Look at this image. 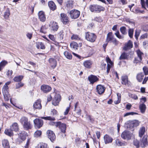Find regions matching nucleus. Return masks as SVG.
<instances>
[{"mask_svg": "<svg viewBox=\"0 0 148 148\" xmlns=\"http://www.w3.org/2000/svg\"><path fill=\"white\" fill-rule=\"evenodd\" d=\"M143 70L144 73L145 75H147L148 74V69L146 66H144L143 68Z\"/></svg>", "mask_w": 148, "mask_h": 148, "instance_id": "680f3d73", "label": "nucleus"}, {"mask_svg": "<svg viewBox=\"0 0 148 148\" xmlns=\"http://www.w3.org/2000/svg\"><path fill=\"white\" fill-rule=\"evenodd\" d=\"M136 52L138 55V58L137 60H136V58H135L134 62L137 63L138 62H140L142 60V56L144 54L139 49L136 50Z\"/></svg>", "mask_w": 148, "mask_h": 148, "instance_id": "dca6fc26", "label": "nucleus"}, {"mask_svg": "<svg viewBox=\"0 0 148 148\" xmlns=\"http://www.w3.org/2000/svg\"><path fill=\"white\" fill-rule=\"evenodd\" d=\"M115 34L116 37L119 39H122L123 38V37L120 35L118 31L115 33Z\"/></svg>", "mask_w": 148, "mask_h": 148, "instance_id": "052dcab7", "label": "nucleus"}, {"mask_svg": "<svg viewBox=\"0 0 148 148\" xmlns=\"http://www.w3.org/2000/svg\"><path fill=\"white\" fill-rule=\"evenodd\" d=\"M120 31L122 34L125 35L127 34L126 32V28L125 27H122L120 28Z\"/></svg>", "mask_w": 148, "mask_h": 148, "instance_id": "09e8293b", "label": "nucleus"}, {"mask_svg": "<svg viewBox=\"0 0 148 148\" xmlns=\"http://www.w3.org/2000/svg\"><path fill=\"white\" fill-rule=\"evenodd\" d=\"M49 26L50 27L51 29L53 32L57 31L59 28L58 23L54 21H51L50 22Z\"/></svg>", "mask_w": 148, "mask_h": 148, "instance_id": "9b49d317", "label": "nucleus"}, {"mask_svg": "<svg viewBox=\"0 0 148 148\" xmlns=\"http://www.w3.org/2000/svg\"><path fill=\"white\" fill-rule=\"evenodd\" d=\"M4 133L6 135L10 136H12L13 134V131L11 130L10 128V129H6Z\"/></svg>", "mask_w": 148, "mask_h": 148, "instance_id": "f704fd0d", "label": "nucleus"}, {"mask_svg": "<svg viewBox=\"0 0 148 148\" xmlns=\"http://www.w3.org/2000/svg\"><path fill=\"white\" fill-rule=\"evenodd\" d=\"M144 77V74L143 73H140L138 74L137 79L139 82H141Z\"/></svg>", "mask_w": 148, "mask_h": 148, "instance_id": "4c0bfd02", "label": "nucleus"}, {"mask_svg": "<svg viewBox=\"0 0 148 148\" xmlns=\"http://www.w3.org/2000/svg\"><path fill=\"white\" fill-rule=\"evenodd\" d=\"M103 139L106 144L111 143L113 141V138L108 134H106L104 136Z\"/></svg>", "mask_w": 148, "mask_h": 148, "instance_id": "6ab92c4d", "label": "nucleus"}, {"mask_svg": "<svg viewBox=\"0 0 148 148\" xmlns=\"http://www.w3.org/2000/svg\"><path fill=\"white\" fill-rule=\"evenodd\" d=\"M132 42L131 40H129L125 44L123 49L125 51H127L132 48Z\"/></svg>", "mask_w": 148, "mask_h": 148, "instance_id": "f3484780", "label": "nucleus"}, {"mask_svg": "<svg viewBox=\"0 0 148 148\" xmlns=\"http://www.w3.org/2000/svg\"><path fill=\"white\" fill-rule=\"evenodd\" d=\"M90 122H92L94 121V119L90 115H88L86 118Z\"/></svg>", "mask_w": 148, "mask_h": 148, "instance_id": "e2e57ef3", "label": "nucleus"}, {"mask_svg": "<svg viewBox=\"0 0 148 148\" xmlns=\"http://www.w3.org/2000/svg\"><path fill=\"white\" fill-rule=\"evenodd\" d=\"M10 128L12 131L17 132L19 128L18 124L16 123H13Z\"/></svg>", "mask_w": 148, "mask_h": 148, "instance_id": "cd10ccee", "label": "nucleus"}, {"mask_svg": "<svg viewBox=\"0 0 148 148\" xmlns=\"http://www.w3.org/2000/svg\"><path fill=\"white\" fill-rule=\"evenodd\" d=\"M47 134L48 138L52 142H53L56 139V136L53 132L50 130L47 131Z\"/></svg>", "mask_w": 148, "mask_h": 148, "instance_id": "4468645a", "label": "nucleus"}, {"mask_svg": "<svg viewBox=\"0 0 148 148\" xmlns=\"http://www.w3.org/2000/svg\"><path fill=\"white\" fill-rule=\"evenodd\" d=\"M56 127H59L61 131L64 133L66 130V125L64 123H62L61 122H58L56 123Z\"/></svg>", "mask_w": 148, "mask_h": 148, "instance_id": "6e6552de", "label": "nucleus"}, {"mask_svg": "<svg viewBox=\"0 0 148 148\" xmlns=\"http://www.w3.org/2000/svg\"><path fill=\"white\" fill-rule=\"evenodd\" d=\"M143 30L145 32H147L148 31V25L145 24L142 27Z\"/></svg>", "mask_w": 148, "mask_h": 148, "instance_id": "6e6d98bb", "label": "nucleus"}, {"mask_svg": "<svg viewBox=\"0 0 148 148\" xmlns=\"http://www.w3.org/2000/svg\"><path fill=\"white\" fill-rule=\"evenodd\" d=\"M70 108L69 107H68L66 108L65 111L64 112V114L65 115H67L69 113Z\"/></svg>", "mask_w": 148, "mask_h": 148, "instance_id": "774afa93", "label": "nucleus"}, {"mask_svg": "<svg viewBox=\"0 0 148 148\" xmlns=\"http://www.w3.org/2000/svg\"><path fill=\"white\" fill-rule=\"evenodd\" d=\"M130 96L134 99L136 100L138 99V97L136 95L131 94L130 95Z\"/></svg>", "mask_w": 148, "mask_h": 148, "instance_id": "69168bd1", "label": "nucleus"}, {"mask_svg": "<svg viewBox=\"0 0 148 148\" xmlns=\"http://www.w3.org/2000/svg\"><path fill=\"white\" fill-rule=\"evenodd\" d=\"M64 55L68 59H71L72 58V56L71 54L67 51L64 52Z\"/></svg>", "mask_w": 148, "mask_h": 148, "instance_id": "37998d69", "label": "nucleus"}, {"mask_svg": "<svg viewBox=\"0 0 148 148\" xmlns=\"http://www.w3.org/2000/svg\"><path fill=\"white\" fill-rule=\"evenodd\" d=\"M68 13L70 15L71 18L76 19L78 18L80 14V12L76 10H73L68 11Z\"/></svg>", "mask_w": 148, "mask_h": 148, "instance_id": "20e7f679", "label": "nucleus"}, {"mask_svg": "<svg viewBox=\"0 0 148 148\" xmlns=\"http://www.w3.org/2000/svg\"><path fill=\"white\" fill-rule=\"evenodd\" d=\"M40 100L39 99L36 101L33 105L34 108L36 109H40L42 108Z\"/></svg>", "mask_w": 148, "mask_h": 148, "instance_id": "b1692460", "label": "nucleus"}, {"mask_svg": "<svg viewBox=\"0 0 148 148\" xmlns=\"http://www.w3.org/2000/svg\"><path fill=\"white\" fill-rule=\"evenodd\" d=\"M61 100V96L59 94H56L54 98L52 101L53 105L56 106L58 105L59 103Z\"/></svg>", "mask_w": 148, "mask_h": 148, "instance_id": "ddd939ff", "label": "nucleus"}, {"mask_svg": "<svg viewBox=\"0 0 148 148\" xmlns=\"http://www.w3.org/2000/svg\"><path fill=\"white\" fill-rule=\"evenodd\" d=\"M59 34L60 35V40H63L64 38H65L66 34H65L64 31L63 30H61L59 33Z\"/></svg>", "mask_w": 148, "mask_h": 148, "instance_id": "a19ab883", "label": "nucleus"}, {"mask_svg": "<svg viewBox=\"0 0 148 148\" xmlns=\"http://www.w3.org/2000/svg\"><path fill=\"white\" fill-rule=\"evenodd\" d=\"M2 90L5 100L6 101H8L10 97V95L8 92V88L7 87H3Z\"/></svg>", "mask_w": 148, "mask_h": 148, "instance_id": "0eeeda50", "label": "nucleus"}, {"mask_svg": "<svg viewBox=\"0 0 148 148\" xmlns=\"http://www.w3.org/2000/svg\"><path fill=\"white\" fill-rule=\"evenodd\" d=\"M42 119H44L46 120H48L50 121H54L55 120V119L54 117H51L50 116L47 117H42Z\"/></svg>", "mask_w": 148, "mask_h": 148, "instance_id": "de8ad7c7", "label": "nucleus"}, {"mask_svg": "<svg viewBox=\"0 0 148 148\" xmlns=\"http://www.w3.org/2000/svg\"><path fill=\"white\" fill-rule=\"evenodd\" d=\"M134 145L136 146L137 147H139V141L136 139L134 140Z\"/></svg>", "mask_w": 148, "mask_h": 148, "instance_id": "603ef678", "label": "nucleus"}, {"mask_svg": "<svg viewBox=\"0 0 148 148\" xmlns=\"http://www.w3.org/2000/svg\"><path fill=\"white\" fill-rule=\"evenodd\" d=\"M139 108L140 110V112L142 113H143L145 112L146 110V105L143 103H140Z\"/></svg>", "mask_w": 148, "mask_h": 148, "instance_id": "c756f323", "label": "nucleus"}, {"mask_svg": "<svg viewBox=\"0 0 148 148\" xmlns=\"http://www.w3.org/2000/svg\"><path fill=\"white\" fill-rule=\"evenodd\" d=\"M34 123L35 127L38 128L42 127L43 124V121L42 119L38 118L34 120Z\"/></svg>", "mask_w": 148, "mask_h": 148, "instance_id": "1a4fd4ad", "label": "nucleus"}, {"mask_svg": "<svg viewBox=\"0 0 148 148\" xmlns=\"http://www.w3.org/2000/svg\"><path fill=\"white\" fill-rule=\"evenodd\" d=\"M140 2L142 7L146 9L145 7V1L144 0H140Z\"/></svg>", "mask_w": 148, "mask_h": 148, "instance_id": "0e129e2a", "label": "nucleus"}, {"mask_svg": "<svg viewBox=\"0 0 148 148\" xmlns=\"http://www.w3.org/2000/svg\"><path fill=\"white\" fill-rule=\"evenodd\" d=\"M47 29V26L46 25L42 26L40 30V32L45 34L46 33V30Z\"/></svg>", "mask_w": 148, "mask_h": 148, "instance_id": "58836bf2", "label": "nucleus"}, {"mask_svg": "<svg viewBox=\"0 0 148 148\" xmlns=\"http://www.w3.org/2000/svg\"><path fill=\"white\" fill-rule=\"evenodd\" d=\"M106 42L107 43L108 42L112 43L116 46L119 43V42L114 38V36L112 35V32H110L107 34Z\"/></svg>", "mask_w": 148, "mask_h": 148, "instance_id": "f03ea898", "label": "nucleus"}, {"mask_svg": "<svg viewBox=\"0 0 148 148\" xmlns=\"http://www.w3.org/2000/svg\"><path fill=\"white\" fill-rule=\"evenodd\" d=\"M134 30L132 29H130L128 31L129 36L131 38L133 37Z\"/></svg>", "mask_w": 148, "mask_h": 148, "instance_id": "3c124183", "label": "nucleus"}, {"mask_svg": "<svg viewBox=\"0 0 148 148\" xmlns=\"http://www.w3.org/2000/svg\"><path fill=\"white\" fill-rule=\"evenodd\" d=\"M83 64L85 67L89 68L91 67V65L92 64V62L90 60H87L85 61L84 62Z\"/></svg>", "mask_w": 148, "mask_h": 148, "instance_id": "7c9ffc66", "label": "nucleus"}, {"mask_svg": "<svg viewBox=\"0 0 148 148\" xmlns=\"http://www.w3.org/2000/svg\"><path fill=\"white\" fill-rule=\"evenodd\" d=\"M61 18V21L64 24H67L69 22L68 17L67 16L66 14L64 13H62L60 15Z\"/></svg>", "mask_w": 148, "mask_h": 148, "instance_id": "a211bd4d", "label": "nucleus"}, {"mask_svg": "<svg viewBox=\"0 0 148 148\" xmlns=\"http://www.w3.org/2000/svg\"><path fill=\"white\" fill-rule=\"evenodd\" d=\"M139 122L138 121L134 120L130 122L127 126V128L131 129L134 127H137L139 125Z\"/></svg>", "mask_w": 148, "mask_h": 148, "instance_id": "f8f14e48", "label": "nucleus"}, {"mask_svg": "<svg viewBox=\"0 0 148 148\" xmlns=\"http://www.w3.org/2000/svg\"><path fill=\"white\" fill-rule=\"evenodd\" d=\"M42 132L40 130L36 131L34 134V136L35 137L37 138L40 137L41 135Z\"/></svg>", "mask_w": 148, "mask_h": 148, "instance_id": "49530a36", "label": "nucleus"}, {"mask_svg": "<svg viewBox=\"0 0 148 148\" xmlns=\"http://www.w3.org/2000/svg\"><path fill=\"white\" fill-rule=\"evenodd\" d=\"M8 64V62L4 60L0 63V71H1L4 67Z\"/></svg>", "mask_w": 148, "mask_h": 148, "instance_id": "ea45409f", "label": "nucleus"}, {"mask_svg": "<svg viewBox=\"0 0 148 148\" xmlns=\"http://www.w3.org/2000/svg\"><path fill=\"white\" fill-rule=\"evenodd\" d=\"M145 127H141L139 131V137H141L145 134Z\"/></svg>", "mask_w": 148, "mask_h": 148, "instance_id": "e433bc0d", "label": "nucleus"}, {"mask_svg": "<svg viewBox=\"0 0 148 148\" xmlns=\"http://www.w3.org/2000/svg\"><path fill=\"white\" fill-rule=\"evenodd\" d=\"M20 121L25 130H27L32 128V126L27 118L23 116L20 119Z\"/></svg>", "mask_w": 148, "mask_h": 148, "instance_id": "f257e3e1", "label": "nucleus"}, {"mask_svg": "<svg viewBox=\"0 0 148 148\" xmlns=\"http://www.w3.org/2000/svg\"><path fill=\"white\" fill-rule=\"evenodd\" d=\"M116 144L119 146H123L125 145V144L120 141L118 139H117L115 140Z\"/></svg>", "mask_w": 148, "mask_h": 148, "instance_id": "79ce46f5", "label": "nucleus"}, {"mask_svg": "<svg viewBox=\"0 0 148 148\" xmlns=\"http://www.w3.org/2000/svg\"><path fill=\"white\" fill-rule=\"evenodd\" d=\"M106 58L107 64L110 65V66H111L112 65V62L110 59L108 57H106Z\"/></svg>", "mask_w": 148, "mask_h": 148, "instance_id": "13d9d810", "label": "nucleus"}, {"mask_svg": "<svg viewBox=\"0 0 148 148\" xmlns=\"http://www.w3.org/2000/svg\"><path fill=\"white\" fill-rule=\"evenodd\" d=\"M121 83L123 84L126 85L129 84V83L130 82L128 81V77L127 76L124 75L122 76L121 77Z\"/></svg>", "mask_w": 148, "mask_h": 148, "instance_id": "393cba45", "label": "nucleus"}, {"mask_svg": "<svg viewBox=\"0 0 148 148\" xmlns=\"http://www.w3.org/2000/svg\"><path fill=\"white\" fill-rule=\"evenodd\" d=\"M41 90L45 93H47L51 91V88L47 85H43L41 87Z\"/></svg>", "mask_w": 148, "mask_h": 148, "instance_id": "412c9836", "label": "nucleus"}, {"mask_svg": "<svg viewBox=\"0 0 148 148\" xmlns=\"http://www.w3.org/2000/svg\"><path fill=\"white\" fill-rule=\"evenodd\" d=\"M10 14V11L9 9H8L5 12L4 17L5 19H8Z\"/></svg>", "mask_w": 148, "mask_h": 148, "instance_id": "c03bdc74", "label": "nucleus"}, {"mask_svg": "<svg viewBox=\"0 0 148 148\" xmlns=\"http://www.w3.org/2000/svg\"><path fill=\"white\" fill-rule=\"evenodd\" d=\"M70 46L71 48H72L75 49H77L78 48L77 44L75 43H72L70 44Z\"/></svg>", "mask_w": 148, "mask_h": 148, "instance_id": "8fccbe9b", "label": "nucleus"}, {"mask_svg": "<svg viewBox=\"0 0 148 148\" xmlns=\"http://www.w3.org/2000/svg\"><path fill=\"white\" fill-rule=\"evenodd\" d=\"M36 47L37 48L39 49L40 48L41 49H44L45 48L44 45L42 42H38L36 43Z\"/></svg>", "mask_w": 148, "mask_h": 148, "instance_id": "2f4dec72", "label": "nucleus"}, {"mask_svg": "<svg viewBox=\"0 0 148 148\" xmlns=\"http://www.w3.org/2000/svg\"><path fill=\"white\" fill-rule=\"evenodd\" d=\"M138 114L134 112H127V113H125L124 114V116L125 117V116H129L130 115H134L135 114Z\"/></svg>", "mask_w": 148, "mask_h": 148, "instance_id": "864d4df0", "label": "nucleus"}, {"mask_svg": "<svg viewBox=\"0 0 148 148\" xmlns=\"http://www.w3.org/2000/svg\"><path fill=\"white\" fill-rule=\"evenodd\" d=\"M36 148H48V147L47 144L44 143H40L38 145Z\"/></svg>", "mask_w": 148, "mask_h": 148, "instance_id": "72a5a7b5", "label": "nucleus"}, {"mask_svg": "<svg viewBox=\"0 0 148 148\" xmlns=\"http://www.w3.org/2000/svg\"><path fill=\"white\" fill-rule=\"evenodd\" d=\"M85 38L87 40L93 42L95 41L96 36L94 34L87 32L86 33Z\"/></svg>", "mask_w": 148, "mask_h": 148, "instance_id": "39448f33", "label": "nucleus"}, {"mask_svg": "<svg viewBox=\"0 0 148 148\" xmlns=\"http://www.w3.org/2000/svg\"><path fill=\"white\" fill-rule=\"evenodd\" d=\"M142 142L143 143V144L141 145V146L142 147H145L147 146H148L147 142V136H144L143 137L142 140Z\"/></svg>", "mask_w": 148, "mask_h": 148, "instance_id": "bb28decb", "label": "nucleus"}, {"mask_svg": "<svg viewBox=\"0 0 148 148\" xmlns=\"http://www.w3.org/2000/svg\"><path fill=\"white\" fill-rule=\"evenodd\" d=\"M50 65L53 69L55 68L57 66V62L56 60L53 58H51L49 60Z\"/></svg>", "mask_w": 148, "mask_h": 148, "instance_id": "4be33fe9", "label": "nucleus"}, {"mask_svg": "<svg viewBox=\"0 0 148 148\" xmlns=\"http://www.w3.org/2000/svg\"><path fill=\"white\" fill-rule=\"evenodd\" d=\"M128 55L125 52L123 53L120 56L119 59L120 60L122 59H127V58Z\"/></svg>", "mask_w": 148, "mask_h": 148, "instance_id": "a18cd8bd", "label": "nucleus"}, {"mask_svg": "<svg viewBox=\"0 0 148 148\" xmlns=\"http://www.w3.org/2000/svg\"><path fill=\"white\" fill-rule=\"evenodd\" d=\"M49 37L51 40H52L53 41H54L55 40V38L54 36L53 35L49 34Z\"/></svg>", "mask_w": 148, "mask_h": 148, "instance_id": "338daca9", "label": "nucleus"}, {"mask_svg": "<svg viewBox=\"0 0 148 148\" xmlns=\"http://www.w3.org/2000/svg\"><path fill=\"white\" fill-rule=\"evenodd\" d=\"M24 85V84L21 82H20L19 83H18L16 84V89H18L20 88L21 87Z\"/></svg>", "mask_w": 148, "mask_h": 148, "instance_id": "5fc2aeb1", "label": "nucleus"}, {"mask_svg": "<svg viewBox=\"0 0 148 148\" xmlns=\"http://www.w3.org/2000/svg\"><path fill=\"white\" fill-rule=\"evenodd\" d=\"M23 76L22 75H19L13 78V80L16 82H20L23 78Z\"/></svg>", "mask_w": 148, "mask_h": 148, "instance_id": "c9c22d12", "label": "nucleus"}, {"mask_svg": "<svg viewBox=\"0 0 148 148\" xmlns=\"http://www.w3.org/2000/svg\"><path fill=\"white\" fill-rule=\"evenodd\" d=\"M88 79L90 83L93 84L98 81L99 79L96 76L91 75L88 77Z\"/></svg>", "mask_w": 148, "mask_h": 148, "instance_id": "aec40b11", "label": "nucleus"}, {"mask_svg": "<svg viewBox=\"0 0 148 148\" xmlns=\"http://www.w3.org/2000/svg\"><path fill=\"white\" fill-rule=\"evenodd\" d=\"M2 144L4 148H10V146L8 141L6 139L2 140Z\"/></svg>", "mask_w": 148, "mask_h": 148, "instance_id": "a878e982", "label": "nucleus"}, {"mask_svg": "<svg viewBox=\"0 0 148 148\" xmlns=\"http://www.w3.org/2000/svg\"><path fill=\"white\" fill-rule=\"evenodd\" d=\"M48 4L50 9L52 10H55L56 8V5L53 1H49L48 2Z\"/></svg>", "mask_w": 148, "mask_h": 148, "instance_id": "c85d7f7f", "label": "nucleus"}, {"mask_svg": "<svg viewBox=\"0 0 148 148\" xmlns=\"http://www.w3.org/2000/svg\"><path fill=\"white\" fill-rule=\"evenodd\" d=\"M132 135V134L129 131H125L122 133L121 136L124 139L129 140L131 139Z\"/></svg>", "mask_w": 148, "mask_h": 148, "instance_id": "9d476101", "label": "nucleus"}, {"mask_svg": "<svg viewBox=\"0 0 148 148\" xmlns=\"http://www.w3.org/2000/svg\"><path fill=\"white\" fill-rule=\"evenodd\" d=\"M90 9L92 12H99L101 11H104L105 9L103 7L97 5H93L90 6Z\"/></svg>", "mask_w": 148, "mask_h": 148, "instance_id": "7ed1b4c3", "label": "nucleus"}, {"mask_svg": "<svg viewBox=\"0 0 148 148\" xmlns=\"http://www.w3.org/2000/svg\"><path fill=\"white\" fill-rule=\"evenodd\" d=\"M105 89V87L101 85H98L96 87V92L99 94L101 95L104 92Z\"/></svg>", "mask_w": 148, "mask_h": 148, "instance_id": "2eb2a0df", "label": "nucleus"}, {"mask_svg": "<svg viewBox=\"0 0 148 148\" xmlns=\"http://www.w3.org/2000/svg\"><path fill=\"white\" fill-rule=\"evenodd\" d=\"M39 18L40 21L44 22L46 20V17L43 11H40L38 14Z\"/></svg>", "mask_w": 148, "mask_h": 148, "instance_id": "5701e85b", "label": "nucleus"}, {"mask_svg": "<svg viewBox=\"0 0 148 148\" xmlns=\"http://www.w3.org/2000/svg\"><path fill=\"white\" fill-rule=\"evenodd\" d=\"M66 6L67 8L70 9L73 8V1L70 0L67 1L66 2Z\"/></svg>", "mask_w": 148, "mask_h": 148, "instance_id": "473e14b6", "label": "nucleus"}, {"mask_svg": "<svg viewBox=\"0 0 148 148\" xmlns=\"http://www.w3.org/2000/svg\"><path fill=\"white\" fill-rule=\"evenodd\" d=\"M58 113L57 111L55 109H53L51 111V114L53 116H55Z\"/></svg>", "mask_w": 148, "mask_h": 148, "instance_id": "4d7b16f0", "label": "nucleus"}, {"mask_svg": "<svg viewBox=\"0 0 148 148\" xmlns=\"http://www.w3.org/2000/svg\"><path fill=\"white\" fill-rule=\"evenodd\" d=\"M32 33L28 32L26 34L27 37L29 39H31L32 37Z\"/></svg>", "mask_w": 148, "mask_h": 148, "instance_id": "bf43d9fd", "label": "nucleus"}, {"mask_svg": "<svg viewBox=\"0 0 148 148\" xmlns=\"http://www.w3.org/2000/svg\"><path fill=\"white\" fill-rule=\"evenodd\" d=\"M18 135V137L16 139V141L17 143H21L25 139L26 132H25L24 131L20 132Z\"/></svg>", "mask_w": 148, "mask_h": 148, "instance_id": "423d86ee", "label": "nucleus"}]
</instances>
